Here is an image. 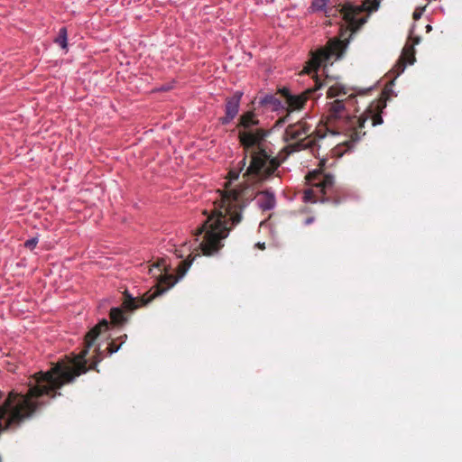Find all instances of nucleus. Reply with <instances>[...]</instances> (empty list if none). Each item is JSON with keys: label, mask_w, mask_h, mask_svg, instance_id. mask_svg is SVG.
Listing matches in <instances>:
<instances>
[{"label": "nucleus", "mask_w": 462, "mask_h": 462, "mask_svg": "<svg viewBox=\"0 0 462 462\" xmlns=\"http://www.w3.org/2000/svg\"><path fill=\"white\" fill-rule=\"evenodd\" d=\"M230 180L220 193V199L215 201V208L203 225L198 228L196 236L203 235L199 247L204 255H212L223 247L225 239L231 228L242 220L243 191L229 189Z\"/></svg>", "instance_id": "f257e3e1"}, {"label": "nucleus", "mask_w": 462, "mask_h": 462, "mask_svg": "<svg viewBox=\"0 0 462 462\" xmlns=\"http://www.w3.org/2000/svg\"><path fill=\"white\" fill-rule=\"evenodd\" d=\"M268 134L269 132L263 128L238 131V139L245 156L236 168L229 171L230 180H237L243 171H245L243 178H248L254 181L264 180L276 171L281 162L267 151Z\"/></svg>", "instance_id": "f03ea898"}, {"label": "nucleus", "mask_w": 462, "mask_h": 462, "mask_svg": "<svg viewBox=\"0 0 462 462\" xmlns=\"http://www.w3.org/2000/svg\"><path fill=\"white\" fill-rule=\"evenodd\" d=\"M344 102L343 99H336L329 104L326 125V129L332 134H343L348 138L337 145L335 154L338 156L351 151L355 143L365 134L364 128L367 120H371L372 126L383 124L381 114L386 106V99L380 98L373 102L360 116H351L346 113Z\"/></svg>", "instance_id": "7ed1b4c3"}, {"label": "nucleus", "mask_w": 462, "mask_h": 462, "mask_svg": "<svg viewBox=\"0 0 462 462\" xmlns=\"http://www.w3.org/2000/svg\"><path fill=\"white\" fill-rule=\"evenodd\" d=\"M362 11V8L351 4L339 5L325 9L324 12L327 17L339 14L346 23V27L345 30L341 29L340 39H330L324 47L312 54L311 59L307 63V73L317 72L320 66H326L331 60H338L344 56L349 42L345 35L350 32L349 36H351L366 22L365 17H360Z\"/></svg>", "instance_id": "20e7f679"}, {"label": "nucleus", "mask_w": 462, "mask_h": 462, "mask_svg": "<svg viewBox=\"0 0 462 462\" xmlns=\"http://www.w3.org/2000/svg\"><path fill=\"white\" fill-rule=\"evenodd\" d=\"M310 125L304 120L287 126L284 140L286 142L296 141L285 147L288 154L304 149L313 150L318 145V142L325 137L326 134L322 132V129L310 133Z\"/></svg>", "instance_id": "39448f33"}, {"label": "nucleus", "mask_w": 462, "mask_h": 462, "mask_svg": "<svg viewBox=\"0 0 462 462\" xmlns=\"http://www.w3.org/2000/svg\"><path fill=\"white\" fill-rule=\"evenodd\" d=\"M176 279L171 275H164L159 281L158 284L145 292L142 297H133L127 291H125L123 298V307L127 310H134L139 307L145 306L155 297L162 295L175 284Z\"/></svg>", "instance_id": "423d86ee"}, {"label": "nucleus", "mask_w": 462, "mask_h": 462, "mask_svg": "<svg viewBox=\"0 0 462 462\" xmlns=\"http://www.w3.org/2000/svg\"><path fill=\"white\" fill-rule=\"evenodd\" d=\"M310 185L316 189H310L304 191L305 201H317V197L320 196L322 201L330 200V196L334 189V177L330 174H323L319 171L309 173L307 177Z\"/></svg>", "instance_id": "0eeeda50"}, {"label": "nucleus", "mask_w": 462, "mask_h": 462, "mask_svg": "<svg viewBox=\"0 0 462 462\" xmlns=\"http://www.w3.org/2000/svg\"><path fill=\"white\" fill-rule=\"evenodd\" d=\"M321 86L322 83L317 79L315 81L314 88H309L300 95H291L289 88H281L280 94L285 104L286 110L293 111L302 108L308 98H310V95H312L317 89H319Z\"/></svg>", "instance_id": "6e6552de"}, {"label": "nucleus", "mask_w": 462, "mask_h": 462, "mask_svg": "<svg viewBox=\"0 0 462 462\" xmlns=\"http://www.w3.org/2000/svg\"><path fill=\"white\" fill-rule=\"evenodd\" d=\"M410 39L412 41V44H411V45L406 44L404 46V48L402 50V53L394 67V69L396 70L397 75H400L401 73H402L404 71L407 64H413V62L415 61L414 45L419 44V42H420V37H414V38L411 37Z\"/></svg>", "instance_id": "1a4fd4ad"}, {"label": "nucleus", "mask_w": 462, "mask_h": 462, "mask_svg": "<svg viewBox=\"0 0 462 462\" xmlns=\"http://www.w3.org/2000/svg\"><path fill=\"white\" fill-rule=\"evenodd\" d=\"M242 92H236L226 100V116L220 118L223 125L229 124L238 114Z\"/></svg>", "instance_id": "9d476101"}, {"label": "nucleus", "mask_w": 462, "mask_h": 462, "mask_svg": "<svg viewBox=\"0 0 462 462\" xmlns=\"http://www.w3.org/2000/svg\"><path fill=\"white\" fill-rule=\"evenodd\" d=\"M189 257H190V255L188 257V259L183 260L179 263V265L177 267L178 277L174 276L173 274H171V276L174 277V279H176V281H178V278L183 277L185 275V273H187V271L189 270V268L190 267L195 257H192V258H189ZM153 267L157 268L160 271V274L158 276H156L155 273H152V276L157 278V282H159V281L164 275H170L169 273H162V271H165V267H166V263H165L164 260L159 261L156 264L153 265ZM176 282H175V283ZM158 283H156L155 286Z\"/></svg>", "instance_id": "9b49d317"}, {"label": "nucleus", "mask_w": 462, "mask_h": 462, "mask_svg": "<svg viewBox=\"0 0 462 462\" xmlns=\"http://www.w3.org/2000/svg\"><path fill=\"white\" fill-rule=\"evenodd\" d=\"M189 257H190V255L188 257V259L183 260L179 263V265L177 267L178 277L174 276L173 274H171V276L174 277V279H176V281H178V278L183 277L185 275V273H187V271L189 270V268L190 267L195 257H192V258H189ZM153 267L157 268L160 271V274L158 276H156L155 273H152V276L157 278V282H159V281L164 275H170L169 273H162V271H165V267H166V263H165L164 260L159 261L156 264L153 265ZM176 282H175V283ZM158 283H156L155 286Z\"/></svg>", "instance_id": "f8f14e48"}, {"label": "nucleus", "mask_w": 462, "mask_h": 462, "mask_svg": "<svg viewBox=\"0 0 462 462\" xmlns=\"http://www.w3.org/2000/svg\"><path fill=\"white\" fill-rule=\"evenodd\" d=\"M259 103L273 111H277L281 108H285V104L280 94V89L275 94H268L262 97Z\"/></svg>", "instance_id": "ddd939ff"}, {"label": "nucleus", "mask_w": 462, "mask_h": 462, "mask_svg": "<svg viewBox=\"0 0 462 462\" xmlns=\"http://www.w3.org/2000/svg\"><path fill=\"white\" fill-rule=\"evenodd\" d=\"M257 204L263 210H271L275 206V197L270 191H262L258 195Z\"/></svg>", "instance_id": "4468645a"}, {"label": "nucleus", "mask_w": 462, "mask_h": 462, "mask_svg": "<svg viewBox=\"0 0 462 462\" xmlns=\"http://www.w3.org/2000/svg\"><path fill=\"white\" fill-rule=\"evenodd\" d=\"M258 124L259 121L255 119L254 113L249 111L240 116L237 127L239 130L255 129L254 126L257 125Z\"/></svg>", "instance_id": "2eb2a0df"}, {"label": "nucleus", "mask_w": 462, "mask_h": 462, "mask_svg": "<svg viewBox=\"0 0 462 462\" xmlns=\"http://www.w3.org/2000/svg\"><path fill=\"white\" fill-rule=\"evenodd\" d=\"M109 316L111 323L114 325H123L127 320L123 310L120 308H112Z\"/></svg>", "instance_id": "dca6fc26"}, {"label": "nucleus", "mask_w": 462, "mask_h": 462, "mask_svg": "<svg viewBox=\"0 0 462 462\" xmlns=\"http://www.w3.org/2000/svg\"><path fill=\"white\" fill-rule=\"evenodd\" d=\"M346 95V91L344 87L339 85H334L328 88L327 91V96L328 98H333L336 97H343Z\"/></svg>", "instance_id": "f3484780"}, {"label": "nucleus", "mask_w": 462, "mask_h": 462, "mask_svg": "<svg viewBox=\"0 0 462 462\" xmlns=\"http://www.w3.org/2000/svg\"><path fill=\"white\" fill-rule=\"evenodd\" d=\"M67 28L61 27L59 31V33L57 37L55 38L54 42L59 44L62 49L67 48Z\"/></svg>", "instance_id": "a211bd4d"}, {"label": "nucleus", "mask_w": 462, "mask_h": 462, "mask_svg": "<svg viewBox=\"0 0 462 462\" xmlns=\"http://www.w3.org/2000/svg\"><path fill=\"white\" fill-rule=\"evenodd\" d=\"M379 4H380V0H365L364 3V7L368 12H373V11L377 10Z\"/></svg>", "instance_id": "6ab92c4d"}, {"label": "nucleus", "mask_w": 462, "mask_h": 462, "mask_svg": "<svg viewBox=\"0 0 462 462\" xmlns=\"http://www.w3.org/2000/svg\"><path fill=\"white\" fill-rule=\"evenodd\" d=\"M328 1V0H314L312 3V8L315 11H325Z\"/></svg>", "instance_id": "aec40b11"}, {"label": "nucleus", "mask_w": 462, "mask_h": 462, "mask_svg": "<svg viewBox=\"0 0 462 462\" xmlns=\"http://www.w3.org/2000/svg\"><path fill=\"white\" fill-rule=\"evenodd\" d=\"M37 244H38V238L32 237V238L25 241L24 246L30 250H32L37 245Z\"/></svg>", "instance_id": "412c9836"}, {"label": "nucleus", "mask_w": 462, "mask_h": 462, "mask_svg": "<svg viewBox=\"0 0 462 462\" xmlns=\"http://www.w3.org/2000/svg\"><path fill=\"white\" fill-rule=\"evenodd\" d=\"M120 348V346H116L114 342H111L107 346V351L110 355L117 352Z\"/></svg>", "instance_id": "4be33fe9"}, {"label": "nucleus", "mask_w": 462, "mask_h": 462, "mask_svg": "<svg viewBox=\"0 0 462 462\" xmlns=\"http://www.w3.org/2000/svg\"><path fill=\"white\" fill-rule=\"evenodd\" d=\"M424 11V8H422L421 10H415L412 16H413V19L414 20H419L422 14Z\"/></svg>", "instance_id": "5701e85b"}, {"label": "nucleus", "mask_w": 462, "mask_h": 462, "mask_svg": "<svg viewBox=\"0 0 462 462\" xmlns=\"http://www.w3.org/2000/svg\"><path fill=\"white\" fill-rule=\"evenodd\" d=\"M314 222V217H309L305 219L304 221V225L308 226V225H310Z\"/></svg>", "instance_id": "b1692460"}, {"label": "nucleus", "mask_w": 462, "mask_h": 462, "mask_svg": "<svg viewBox=\"0 0 462 462\" xmlns=\"http://www.w3.org/2000/svg\"><path fill=\"white\" fill-rule=\"evenodd\" d=\"M289 116V115H287L286 116L282 117V118H280L277 123L278 124H281V123H284L287 119V117Z\"/></svg>", "instance_id": "393cba45"}, {"label": "nucleus", "mask_w": 462, "mask_h": 462, "mask_svg": "<svg viewBox=\"0 0 462 462\" xmlns=\"http://www.w3.org/2000/svg\"><path fill=\"white\" fill-rule=\"evenodd\" d=\"M352 98H354V97H352V96H348V97H347V98H346V101L349 102V101H351V99H352Z\"/></svg>", "instance_id": "a878e982"}, {"label": "nucleus", "mask_w": 462, "mask_h": 462, "mask_svg": "<svg viewBox=\"0 0 462 462\" xmlns=\"http://www.w3.org/2000/svg\"><path fill=\"white\" fill-rule=\"evenodd\" d=\"M259 247H260V248H262V249H263V248H264V244H263V245H259Z\"/></svg>", "instance_id": "bb28decb"}, {"label": "nucleus", "mask_w": 462, "mask_h": 462, "mask_svg": "<svg viewBox=\"0 0 462 462\" xmlns=\"http://www.w3.org/2000/svg\"><path fill=\"white\" fill-rule=\"evenodd\" d=\"M334 202H335L336 204H338V203H339V200H337V199H334Z\"/></svg>", "instance_id": "cd10ccee"}, {"label": "nucleus", "mask_w": 462, "mask_h": 462, "mask_svg": "<svg viewBox=\"0 0 462 462\" xmlns=\"http://www.w3.org/2000/svg\"><path fill=\"white\" fill-rule=\"evenodd\" d=\"M152 271H153V269H152V268H150V269H149L150 273H152Z\"/></svg>", "instance_id": "c85d7f7f"}, {"label": "nucleus", "mask_w": 462, "mask_h": 462, "mask_svg": "<svg viewBox=\"0 0 462 462\" xmlns=\"http://www.w3.org/2000/svg\"><path fill=\"white\" fill-rule=\"evenodd\" d=\"M427 29H428V30H430V29H431V26H430V25H428V26H427Z\"/></svg>", "instance_id": "c756f323"}]
</instances>
